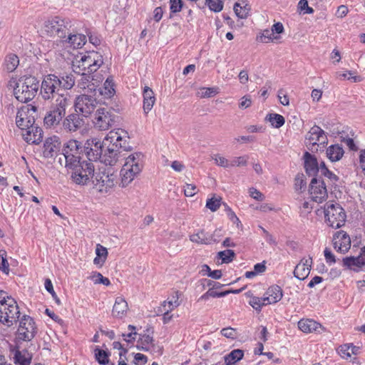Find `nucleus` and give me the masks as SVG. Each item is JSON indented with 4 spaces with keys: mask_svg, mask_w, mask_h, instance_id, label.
Listing matches in <instances>:
<instances>
[{
    "mask_svg": "<svg viewBox=\"0 0 365 365\" xmlns=\"http://www.w3.org/2000/svg\"><path fill=\"white\" fill-rule=\"evenodd\" d=\"M118 116L108 108H100L96 110L92 119L95 129L104 131L108 130L116 122Z\"/></svg>",
    "mask_w": 365,
    "mask_h": 365,
    "instance_id": "6e6552de",
    "label": "nucleus"
},
{
    "mask_svg": "<svg viewBox=\"0 0 365 365\" xmlns=\"http://www.w3.org/2000/svg\"><path fill=\"white\" fill-rule=\"evenodd\" d=\"M244 352L241 349H234L225 356L226 365H232L242 359Z\"/></svg>",
    "mask_w": 365,
    "mask_h": 365,
    "instance_id": "a19ab883",
    "label": "nucleus"
},
{
    "mask_svg": "<svg viewBox=\"0 0 365 365\" xmlns=\"http://www.w3.org/2000/svg\"><path fill=\"white\" fill-rule=\"evenodd\" d=\"M170 9L172 13L180 12L182 8V0H170Z\"/></svg>",
    "mask_w": 365,
    "mask_h": 365,
    "instance_id": "338daca9",
    "label": "nucleus"
},
{
    "mask_svg": "<svg viewBox=\"0 0 365 365\" xmlns=\"http://www.w3.org/2000/svg\"><path fill=\"white\" fill-rule=\"evenodd\" d=\"M304 168L306 172L309 175H315L319 173V163L317 158L308 152L304 155Z\"/></svg>",
    "mask_w": 365,
    "mask_h": 365,
    "instance_id": "2f4dec72",
    "label": "nucleus"
},
{
    "mask_svg": "<svg viewBox=\"0 0 365 365\" xmlns=\"http://www.w3.org/2000/svg\"><path fill=\"white\" fill-rule=\"evenodd\" d=\"M60 78L55 74H48L44 76L40 94L45 101L53 99L57 95H61Z\"/></svg>",
    "mask_w": 365,
    "mask_h": 365,
    "instance_id": "1a4fd4ad",
    "label": "nucleus"
},
{
    "mask_svg": "<svg viewBox=\"0 0 365 365\" xmlns=\"http://www.w3.org/2000/svg\"><path fill=\"white\" fill-rule=\"evenodd\" d=\"M66 115L61 113L52 108L48 111L43 118V123L46 128H56L62 123Z\"/></svg>",
    "mask_w": 365,
    "mask_h": 365,
    "instance_id": "cd10ccee",
    "label": "nucleus"
},
{
    "mask_svg": "<svg viewBox=\"0 0 365 365\" xmlns=\"http://www.w3.org/2000/svg\"><path fill=\"white\" fill-rule=\"evenodd\" d=\"M61 141L58 136L48 138L43 144V155L46 158H53L60 151Z\"/></svg>",
    "mask_w": 365,
    "mask_h": 365,
    "instance_id": "5701e85b",
    "label": "nucleus"
},
{
    "mask_svg": "<svg viewBox=\"0 0 365 365\" xmlns=\"http://www.w3.org/2000/svg\"><path fill=\"white\" fill-rule=\"evenodd\" d=\"M97 101L88 95H81L76 97L74 103L75 111L84 118L89 117L97 107Z\"/></svg>",
    "mask_w": 365,
    "mask_h": 365,
    "instance_id": "4468645a",
    "label": "nucleus"
},
{
    "mask_svg": "<svg viewBox=\"0 0 365 365\" xmlns=\"http://www.w3.org/2000/svg\"><path fill=\"white\" fill-rule=\"evenodd\" d=\"M20 317V310L16 300L0 291V322L8 327L15 324Z\"/></svg>",
    "mask_w": 365,
    "mask_h": 365,
    "instance_id": "7ed1b4c3",
    "label": "nucleus"
},
{
    "mask_svg": "<svg viewBox=\"0 0 365 365\" xmlns=\"http://www.w3.org/2000/svg\"><path fill=\"white\" fill-rule=\"evenodd\" d=\"M299 329L304 333H311L313 331H319L322 328L320 324L312 319H301L298 322Z\"/></svg>",
    "mask_w": 365,
    "mask_h": 365,
    "instance_id": "72a5a7b5",
    "label": "nucleus"
},
{
    "mask_svg": "<svg viewBox=\"0 0 365 365\" xmlns=\"http://www.w3.org/2000/svg\"><path fill=\"white\" fill-rule=\"evenodd\" d=\"M96 359L100 364H106L108 363V354L104 350L96 348L95 349Z\"/></svg>",
    "mask_w": 365,
    "mask_h": 365,
    "instance_id": "864d4df0",
    "label": "nucleus"
},
{
    "mask_svg": "<svg viewBox=\"0 0 365 365\" xmlns=\"http://www.w3.org/2000/svg\"><path fill=\"white\" fill-rule=\"evenodd\" d=\"M0 270L8 274L9 266L6 259V252L4 250H0Z\"/></svg>",
    "mask_w": 365,
    "mask_h": 365,
    "instance_id": "603ef678",
    "label": "nucleus"
},
{
    "mask_svg": "<svg viewBox=\"0 0 365 365\" xmlns=\"http://www.w3.org/2000/svg\"><path fill=\"white\" fill-rule=\"evenodd\" d=\"M274 33L272 29L270 30L265 29L263 31L262 35L259 37V41L262 43H269L273 39H277V37H274Z\"/></svg>",
    "mask_w": 365,
    "mask_h": 365,
    "instance_id": "13d9d810",
    "label": "nucleus"
},
{
    "mask_svg": "<svg viewBox=\"0 0 365 365\" xmlns=\"http://www.w3.org/2000/svg\"><path fill=\"white\" fill-rule=\"evenodd\" d=\"M66 168L71 170V178L76 184L86 185L92 182L94 177V166L92 163L79 161Z\"/></svg>",
    "mask_w": 365,
    "mask_h": 365,
    "instance_id": "39448f33",
    "label": "nucleus"
},
{
    "mask_svg": "<svg viewBox=\"0 0 365 365\" xmlns=\"http://www.w3.org/2000/svg\"><path fill=\"white\" fill-rule=\"evenodd\" d=\"M44 285H45V289L51 294V296H52L53 299H54V301L56 302V303L58 305H60L61 301L53 289L51 281L49 279H46L45 280Z\"/></svg>",
    "mask_w": 365,
    "mask_h": 365,
    "instance_id": "bf43d9fd",
    "label": "nucleus"
},
{
    "mask_svg": "<svg viewBox=\"0 0 365 365\" xmlns=\"http://www.w3.org/2000/svg\"><path fill=\"white\" fill-rule=\"evenodd\" d=\"M212 158L218 166L224 168H230V160H229L226 158L220 155V154L214 155L212 157Z\"/></svg>",
    "mask_w": 365,
    "mask_h": 365,
    "instance_id": "5fc2aeb1",
    "label": "nucleus"
},
{
    "mask_svg": "<svg viewBox=\"0 0 365 365\" xmlns=\"http://www.w3.org/2000/svg\"><path fill=\"white\" fill-rule=\"evenodd\" d=\"M128 311V304L125 298L122 297H116L112 310L113 317L122 319L126 315Z\"/></svg>",
    "mask_w": 365,
    "mask_h": 365,
    "instance_id": "c756f323",
    "label": "nucleus"
},
{
    "mask_svg": "<svg viewBox=\"0 0 365 365\" xmlns=\"http://www.w3.org/2000/svg\"><path fill=\"white\" fill-rule=\"evenodd\" d=\"M341 141L344 143L351 150L356 151L358 150V147L355 144L354 139L348 136H341Z\"/></svg>",
    "mask_w": 365,
    "mask_h": 365,
    "instance_id": "774afa93",
    "label": "nucleus"
},
{
    "mask_svg": "<svg viewBox=\"0 0 365 365\" xmlns=\"http://www.w3.org/2000/svg\"><path fill=\"white\" fill-rule=\"evenodd\" d=\"M81 75V79L78 81V86L84 90L86 88L92 89L91 88V86H93V83H91V80L92 79L90 74L88 73H85V74L79 73Z\"/></svg>",
    "mask_w": 365,
    "mask_h": 365,
    "instance_id": "09e8293b",
    "label": "nucleus"
},
{
    "mask_svg": "<svg viewBox=\"0 0 365 365\" xmlns=\"http://www.w3.org/2000/svg\"><path fill=\"white\" fill-rule=\"evenodd\" d=\"M103 147L101 142L96 138L90 139L86 141L85 149L89 162L101 160Z\"/></svg>",
    "mask_w": 365,
    "mask_h": 365,
    "instance_id": "6ab92c4d",
    "label": "nucleus"
},
{
    "mask_svg": "<svg viewBox=\"0 0 365 365\" xmlns=\"http://www.w3.org/2000/svg\"><path fill=\"white\" fill-rule=\"evenodd\" d=\"M5 67L7 71H14L19 64V57L14 53L8 54L5 58Z\"/></svg>",
    "mask_w": 365,
    "mask_h": 365,
    "instance_id": "37998d69",
    "label": "nucleus"
},
{
    "mask_svg": "<svg viewBox=\"0 0 365 365\" xmlns=\"http://www.w3.org/2000/svg\"><path fill=\"white\" fill-rule=\"evenodd\" d=\"M322 175H324L327 178V181L332 184H335V182L339 180V178L335 174L329 171L327 168H322Z\"/></svg>",
    "mask_w": 365,
    "mask_h": 365,
    "instance_id": "69168bd1",
    "label": "nucleus"
},
{
    "mask_svg": "<svg viewBox=\"0 0 365 365\" xmlns=\"http://www.w3.org/2000/svg\"><path fill=\"white\" fill-rule=\"evenodd\" d=\"M127 133L122 129L110 130L101 143L103 146L110 145L113 148H121L123 150H130L131 148L127 143Z\"/></svg>",
    "mask_w": 365,
    "mask_h": 365,
    "instance_id": "9b49d317",
    "label": "nucleus"
},
{
    "mask_svg": "<svg viewBox=\"0 0 365 365\" xmlns=\"http://www.w3.org/2000/svg\"><path fill=\"white\" fill-rule=\"evenodd\" d=\"M359 348L352 344H344L339 346V354L343 359H348L352 354H356Z\"/></svg>",
    "mask_w": 365,
    "mask_h": 365,
    "instance_id": "79ce46f5",
    "label": "nucleus"
},
{
    "mask_svg": "<svg viewBox=\"0 0 365 365\" xmlns=\"http://www.w3.org/2000/svg\"><path fill=\"white\" fill-rule=\"evenodd\" d=\"M205 2L210 10L215 12H219L223 8V4L220 0H205Z\"/></svg>",
    "mask_w": 365,
    "mask_h": 365,
    "instance_id": "052dcab7",
    "label": "nucleus"
},
{
    "mask_svg": "<svg viewBox=\"0 0 365 365\" xmlns=\"http://www.w3.org/2000/svg\"><path fill=\"white\" fill-rule=\"evenodd\" d=\"M60 78L61 81V88L64 90L71 89L75 85V78L72 74H66V76H63Z\"/></svg>",
    "mask_w": 365,
    "mask_h": 365,
    "instance_id": "a18cd8bd",
    "label": "nucleus"
},
{
    "mask_svg": "<svg viewBox=\"0 0 365 365\" xmlns=\"http://www.w3.org/2000/svg\"><path fill=\"white\" fill-rule=\"evenodd\" d=\"M63 45L67 48L77 49L81 48L86 42V36L80 34H71L70 31L66 34V38H62Z\"/></svg>",
    "mask_w": 365,
    "mask_h": 365,
    "instance_id": "a878e982",
    "label": "nucleus"
},
{
    "mask_svg": "<svg viewBox=\"0 0 365 365\" xmlns=\"http://www.w3.org/2000/svg\"><path fill=\"white\" fill-rule=\"evenodd\" d=\"M283 296L282 288L278 285H273L269 287L264 294L263 301L267 304H275L278 302Z\"/></svg>",
    "mask_w": 365,
    "mask_h": 365,
    "instance_id": "c85d7f7f",
    "label": "nucleus"
},
{
    "mask_svg": "<svg viewBox=\"0 0 365 365\" xmlns=\"http://www.w3.org/2000/svg\"><path fill=\"white\" fill-rule=\"evenodd\" d=\"M353 74L352 71H346L344 73L337 72L336 76L340 80L347 79L354 83L362 81V78L360 76H354Z\"/></svg>",
    "mask_w": 365,
    "mask_h": 365,
    "instance_id": "49530a36",
    "label": "nucleus"
},
{
    "mask_svg": "<svg viewBox=\"0 0 365 365\" xmlns=\"http://www.w3.org/2000/svg\"><path fill=\"white\" fill-rule=\"evenodd\" d=\"M312 264V259L311 257L302 259L295 267L294 270V277L300 280L306 279L309 274Z\"/></svg>",
    "mask_w": 365,
    "mask_h": 365,
    "instance_id": "393cba45",
    "label": "nucleus"
},
{
    "mask_svg": "<svg viewBox=\"0 0 365 365\" xmlns=\"http://www.w3.org/2000/svg\"><path fill=\"white\" fill-rule=\"evenodd\" d=\"M103 64V56L97 51H92L76 55L72 61V68L76 73H92Z\"/></svg>",
    "mask_w": 365,
    "mask_h": 365,
    "instance_id": "f257e3e1",
    "label": "nucleus"
},
{
    "mask_svg": "<svg viewBox=\"0 0 365 365\" xmlns=\"http://www.w3.org/2000/svg\"><path fill=\"white\" fill-rule=\"evenodd\" d=\"M143 157L141 153H133L127 156L120 170V185L122 187L128 186L141 172Z\"/></svg>",
    "mask_w": 365,
    "mask_h": 365,
    "instance_id": "20e7f679",
    "label": "nucleus"
},
{
    "mask_svg": "<svg viewBox=\"0 0 365 365\" xmlns=\"http://www.w3.org/2000/svg\"><path fill=\"white\" fill-rule=\"evenodd\" d=\"M91 182L93 185V187L101 192H108L115 185L113 175L105 173H94Z\"/></svg>",
    "mask_w": 365,
    "mask_h": 365,
    "instance_id": "a211bd4d",
    "label": "nucleus"
},
{
    "mask_svg": "<svg viewBox=\"0 0 365 365\" xmlns=\"http://www.w3.org/2000/svg\"><path fill=\"white\" fill-rule=\"evenodd\" d=\"M297 9L300 12L303 11L304 14L314 13V9L309 6L307 0H300L297 5Z\"/></svg>",
    "mask_w": 365,
    "mask_h": 365,
    "instance_id": "e2e57ef3",
    "label": "nucleus"
},
{
    "mask_svg": "<svg viewBox=\"0 0 365 365\" xmlns=\"http://www.w3.org/2000/svg\"><path fill=\"white\" fill-rule=\"evenodd\" d=\"M96 257L93 259V263L96 265L102 267L106 260L108 256V250L105 247L98 244L96 248Z\"/></svg>",
    "mask_w": 365,
    "mask_h": 365,
    "instance_id": "4c0bfd02",
    "label": "nucleus"
},
{
    "mask_svg": "<svg viewBox=\"0 0 365 365\" xmlns=\"http://www.w3.org/2000/svg\"><path fill=\"white\" fill-rule=\"evenodd\" d=\"M217 93V91L214 88H202L197 92V96L200 98H209Z\"/></svg>",
    "mask_w": 365,
    "mask_h": 365,
    "instance_id": "0e129e2a",
    "label": "nucleus"
},
{
    "mask_svg": "<svg viewBox=\"0 0 365 365\" xmlns=\"http://www.w3.org/2000/svg\"><path fill=\"white\" fill-rule=\"evenodd\" d=\"M217 257L222 259V263H229L233 260L235 253L232 250H226L219 252Z\"/></svg>",
    "mask_w": 365,
    "mask_h": 365,
    "instance_id": "3c124183",
    "label": "nucleus"
},
{
    "mask_svg": "<svg viewBox=\"0 0 365 365\" xmlns=\"http://www.w3.org/2000/svg\"><path fill=\"white\" fill-rule=\"evenodd\" d=\"M14 362L19 365H30L31 357L26 351L21 352L19 350H16L14 354Z\"/></svg>",
    "mask_w": 365,
    "mask_h": 365,
    "instance_id": "58836bf2",
    "label": "nucleus"
},
{
    "mask_svg": "<svg viewBox=\"0 0 365 365\" xmlns=\"http://www.w3.org/2000/svg\"><path fill=\"white\" fill-rule=\"evenodd\" d=\"M53 100L51 108L66 115L67 108L71 105V96L68 93L63 92L61 95L55 96Z\"/></svg>",
    "mask_w": 365,
    "mask_h": 365,
    "instance_id": "b1692460",
    "label": "nucleus"
},
{
    "mask_svg": "<svg viewBox=\"0 0 365 365\" xmlns=\"http://www.w3.org/2000/svg\"><path fill=\"white\" fill-rule=\"evenodd\" d=\"M324 210L325 221L328 226L337 229L344 225L346 215L339 204L329 202L324 205Z\"/></svg>",
    "mask_w": 365,
    "mask_h": 365,
    "instance_id": "0eeeda50",
    "label": "nucleus"
},
{
    "mask_svg": "<svg viewBox=\"0 0 365 365\" xmlns=\"http://www.w3.org/2000/svg\"><path fill=\"white\" fill-rule=\"evenodd\" d=\"M250 10V6L244 1H242V4L237 2L234 5L235 13L240 19H246Z\"/></svg>",
    "mask_w": 365,
    "mask_h": 365,
    "instance_id": "ea45409f",
    "label": "nucleus"
},
{
    "mask_svg": "<svg viewBox=\"0 0 365 365\" xmlns=\"http://www.w3.org/2000/svg\"><path fill=\"white\" fill-rule=\"evenodd\" d=\"M176 300L169 301L168 309H166L165 313L163 314L162 320L163 324H168L173 319V315L170 314V312H172L174 309L180 306V303L178 301V296L176 297Z\"/></svg>",
    "mask_w": 365,
    "mask_h": 365,
    "instance_id": "c03bdc74",
    "label": "nucleus"
},
{
    "mask_svg": "<svg viewBox=\"0 0 365 365\" xmlns=\"http://www.w3.org/2000/svg\"><path fill=\"white\" fill-rule=\"evenodd\" d=\"M37 331L34 319L29 315H24L19 320L16 339L19 341H31L36 335Z\"/></svg>",
    "mask_w": 365,
    "mask_h": 365,
    "instance_id": "9d476101",
    "label": "nucleus"
},
{
    "mask_svg": "<svg viewBox=\"0 0 365 365\" xmlns=\"http://www.w3.org/2000/svg\"><path fill=\"white\" fill-rule=\"evenodd\" d=\"M22 135L28 143L31 144H38L43 138L42 130L36 125H33L23 130Z\"/></svg>",
    "mask_w": 365,
    "mask_h": 365,
    "instance_id": "bb28decb",
    "label": "nucleus"
},
{
    "mask_svg": "<svg viewBox=\"0 0 365 365\" xmlns=\"http://www.w3.org/2000/svg\"><path fill=\"white\" fill-rule=\"evenodd\" d=\"M274 128H279L282 127L285 122L284 118L277 113L269 114L266 118Z\"/></svg>",
    "mask_w": 365,
    "mask_h": 365,
    "instance_id": "de8ad7c7",
    "label": "nucleus"
},
{
    "mask_svg": "<svg viewBox=\"0 0 365 365\" xmlns=\"http://www.w3.org/2000/svg\"><path fill=\"white\" fill-rule=\"evenodd\" d=\"M333 245L337 252L345 253L350 249L351 239L345 232L339 231L334 236Z\"/></svg>",
    "mask_w": 365,
    "mask_h": 365,
    "instance_id": "4be33fe9",
    "label": "nucleus"
},
{
    "mask_svg": "<svg viewBox=\"0 0 365 365\" xmlns=\"http://www.w3.org/2000/svg\"><path fill=\"white\" fill-rule=\"evenodd\" d=\"M143 111L145 114H148L153 108L155 102V96L153 91L148 86H145L143 91Z\"/></svg>",
    "mask_w": 365,
    "mask_h": 365,
    "instance_id": "7c9ffc66",
    "label": "nucleus"
},
{
    "mask_svg": "<svg viewBox=\"0 0 365 365\" xmlns=\"http://www.w3.org/2000/svg\"><path fill=\"white\" fill-rule=\"evenodd\" d=\"M249 304L256 310H259L260 311L261 310V308L262 307V306H264V305H267V304H265V302L263 301V297L262 298H259V297H252L250 302H249Z\"/></svg>",
    "mask_w": 365,
    "mask_h": 365,
    "instance_id": "680f3d73",
    "label": "nucleus"
},
{
    "mask_svg": "<svg viewBox=\"0 0 365 365\" xmlns=\"http://www.w3.org/2000/svg\"><path fill=\"white\" fill-rule=\"evenodd\" d=\"M115 84L112 77H108L106 80L103 86L99 88V92L101 96L106 98H110L115 94Z\"/></svg>",
    "mask_w": 365,
    "mask_h": 365,
    "instance_id": "c9c22d12",
    "label": "nucleus"
},
{
    "mask_svg": "<svg viewBox=\"0 0 365 365\" xmlns=\"http://www.w3.org/2000/svg\"><path fill=\"white\" fill-rule=\"evenodd\" d=\"M249 157L247 155H242L235 157L230 160V168L246 166L247 165Z\"/></svg>",
    "mask_w": 365,
    "mask_h": 365,
    "instance_id": "6e6d98bb",
    "label": "nucleus"
},
{
    "mask_svg": "<svg viewBox=\"0 0 365 365\" xmlns=\"http://www.w3.org/2000/svg\"><path fill=\"white\" fill-rule=\"evenodd\" d=\"M82 153L81 143L76 140H70L63 148L62 155L65 160V166L73 165L81 161Z\"/></svg>",
    "mask_w": 365,
    "mask_h": 365,
    "instance_id": "ddd939ff",
    "label": "nucleus"
},
{
    "mask_svg": "<svg viewBox=\"0 0 365 365\" xmlns=\"http://www.w3.org/2000/svg\"><path fill=\"white\" fill-rule=\"evenodd\" d=\"M309 192L313 201L321 203L327 197V190L324 180L313 178L310 182Z\"/></svg>",
    "mask_w": 365,
    "mask_h": 365,
    "instance_id": "f3484780",
    "label": "nucleus"
},
{
    "mask_svg": "<svg viewBox=\"0 0 365 365\" xmlns=\"http://www.w3.org/2000/svg\"><path fill=\"white\" fill-rule=\"evenodd\" d=\"M327 156L331 162L339 161L344 155L342 146L339 144L331 145L327 149Z\"/></svg>",
    "mask_w": 365,
    "mask_h": 365,
    "instance_id": "f704fd0d",
    "label": "nucleus"
},
{
    "mask_svg": "<svg viewBox=\"0 0 365 365\" xmlns=\"http://www.w3.org/2000/svg\"><path fill=\"white\" fill-rule=\"evenodd\" d=\"M343 265L354 272H359L365 265V247L361 249L357 257H346L343 259Z\"/></svg>",
    "mask_w": 365,
    "mask_h": 365,
    "instance_id": "412c9836",
    "label": "nucleus"
},
{
    "mask_svg": "<svg viewBox=\"0 0 365 365\" xmlns=\"http://www.w3.org/2000/svg\"><path fill=\"white\" fill-rule=\"evenodd\" d=\"M128 151L129 150H123L121 148H113L108 145L104 153H102L101 161L103 162L106 165L110 166L115 165L118 162L126 160L127 153Z\"/></svg>",
    "mask_w": 365,
    "mask_h": 365,
    "instance_id": "2eb2a0df",
    "label": "nucleus"
},
{
    "mask_svg": "<svg viewBox=\"0 0 365 365\" xmlns=\"http://www.w3.org/2000/svg\"><path fill=\"white\" fill-rule=\"evenodd\" d=\"M85 118L74 110L73 113L65 115L62 121L63 128L68 133H75L85 125Z\"/></svg>",
    "mask_w": 365,
    "mask_h": 365,
    "instance_id": "dca6fc26",
    "label": "nucleus"
},
{
    "mask_svg": "<svg viewBox=\"0 0 365 365\" xmlns=\"http://www.w3.org/2000/svg\"><path fill=\"white\" fill-rule=\"evenodd\" d=\"M222 198L214 195L211 198L207 199L206 207L212 212H215L221 205Z\"/></svg>",
    "mask_w": 365,
    "mask_h": 365,
    "instance_id": "8fccbe9b",
    "label": "nucleus"
},
{
    "mask_svg": "<svg viewBox=\"0 0 365 365\" xmlns=\"http://www.w3.org/2000/svg\"><path fill=\"white\" fill-rule=\"evenodd\" d=\"M137 348L139 350H143L145 351H148L151 349V348H155V345L153 344V339L152 336L148 334H144L140 336L139 340L138 341Z\"/></svg>",
    "mask_w": 365,
    "mask_h": 365,
    "instance_id": "e433bc0d",
    "label": "nucleus"
},
{
    "mask_svg": "<svg viewBox=\"0 0 365 365\" xmlns=\"http://www.w3.org/2000/svg\"><path fill=\"white\" fill-rule=\"evenodd\" d=\"M36 113V108L31 105L23 106L19 109L16 118V124L21 129L25 130L35 125V117Z\"/></svg>",
    "mask_w": 365,
    "mask_h": 365,
    "instance_id": "f8f14e48",
    "label": "nucleus"
},
{
    "mask_svg": "<svg viewBox=\"0 0 365 365\" xmlns=\"http://www.w3.org/2000/svg\"><path fill=\"white\" fill-rule=\"evenodd\" d=\"M90 279L93 281L95 284H103L104 285L108 286L110 284V280L104 277L101 273L99 272H94L91 275Z\"/></svg>",
    "mask_w": 365,
    "mask_h": 365,
    "instance_id": "4d7b16f0",
    "label": "nucleus"
},
{
    "mask_svg": "<svg viewBox=\"0 0 365 365\" xmlns=\"http://www.w3.org/2000/svg\"><path fill=\"white\" fill-rule=\"evenodd\" d=\"M71 21L68 19L54 16L46 20L43 24L44 31L50 36H57L62 40L71 31Z\"/></svg>",
    "mask_w": 365,
    "mask_h": 365,
    "instance_id": "423d86ee",
    "label": "nucleus"
},
{
    "mask_svg": "<svg viewBox=\"0 0 365 365\" xmlns=\"http://www.w3.org/2000/svg\"><path fill=\"white\" fill-rule=\"evenodd\" d=\"M190 240L192 242L197 244L211 245L219 242V239H216L204 230H200L196 234L190 236Z\"/></svg>",
    "mask_w": 365,
    "mask_h": 365,
    "instance_id": "473e14b6",
    "label": "nucleus"
},
{
    "mask_svg": "<svg viewBox=\"0 0 365 365\" xmlns=\"http://www.w3.org/2000/svg\"><path fill=\"white\" fill-rule=\"evenodd\" d=\"M38 88L39 81L36 77L24 76L16 81L14 88V95L17 101L26 103L36 96Z\"/></svg>",
    "mask_w": 365,
    "mask_h": 365,
    "instance_id": "f03ea898",
    "label": "nucleus"
},
{
    "mask_svg": "<svg viewBox=\"0 0 365 365\" xmlns=\"http://www.w3.org/2000/svg\"><path fill=\"white\" fill-rule=\"evenodd\" d=\"M307 143L312 146L322 145L324 146L327 143V138L324 131L317 125H314L306 135Z\"/></svg>",
    "mask_w": 365,
    "mask_h": 365,
    "instance_id": "aec40b11",
    "label": "nucleus"
}]
</instances>
